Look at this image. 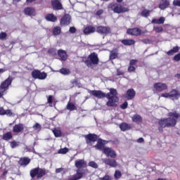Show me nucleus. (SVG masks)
I'll return each instance as SVG.
<instances>
[{
  "instance_id": "45",
  "label": "nucleus",
  "mask_w": 180,
  "mask_h": 180,
  "mask_svg": "<svg viewBox=\"0 0 180 180\" xmlns=\"http://www.w3.org/2000/svg\"><path fill=\"white\" fill-rule=\"evenodd\" d=\"M67 153H68V148H60V149L58 150V153H59V154H67Z\"/></svg>"
},
{
  "instance_id": "5",
  "label": "nucleus",
  "mask_w": 180,
  "mask_h": 180,
  "mask_svg": "<svg viewBox=\"0 0 180 180\" xmlns=\"http://www.w3.org/2000/svg\"><path fill=\"white\" fill-rule=\"evenodd\" d=\"M13 81V77L9 76L0 84V98H4V95L6 94V91L9 89V86L12 85V82Z\"/></svg>"
},
{
  "instance_id": "49",
  "label": "nucleus",
  "mask_w": 180,
  "mask_h": 180,
  "mask_svg": "<svg viewBox=\"0 0 180 180\" xmlns=\"http://www.w3.org/2000/svg\"><path fill=\"white\" fill-rule=\"evenodd\" d=\"M139 63V60L136 59H132L129 61V65H136Z\"/></svg>"
},
{
  "instance_id": "34",
  "label": "nucleus",
  "mask_w": 180,
  "mask_h": 180,
  "mask_svg": "<svg viewBox=\"0 0 180 180\" xmlns=\"http://www.w3.org/2000/svg\"><path fill=\"white\" fill-rule=\"evenodd\" d=\"M117 49H114L113 51H111L110 53V60H116V58L117 56H119V53H117Z\"/></svg>"
},
{
  "instance_id": "53",
  "label": "nucleus",
  "mask_w": 180,
  "mask_h": 180,
  "mask_svg": "<svg viewBox=\"0 0 180 180\" xmlns=\"http://www.w3.org/2000/svg\"><path fill=\"white\" fill-rule=\"evenodd\" d=\"M141 42L144 44H150V43H151V41H150L149 39H143L141 40Z\"/></svg>"
},
{
  "instance_id": "15",
  "label": "nucleus",
  "mask_w": 180,
  "mask_h": 180,
  "mask_svg": "<svg viewBox=\"0 0 180 180\" xmlns=\"http://www.w3.org/2000/svg\"><path fill=\"white\" fill-rule=\"evenodd\" d=\"M60 26H68L71 23V15L65 14L60 19Z\"/></svg>"
},
{
  "instance_id": "52",
  "label": "nucleus",
  "mask_w": 180,
  "mask_h": 180,
  "mask_svg": "<svg viewBox=\"0 0 180 180\" xmlns=\"http://www.w3.org/2000/svg\"><path fill=\"white\" fill-rule=\"evenodd\" d=\"M173 60L174 61H180V53H177L176 55H175L173 58Z\"/></svg>"
},
{
  "instance_id": "40",
  "label": "nucleus",
  "mask_w": 180,
  "mask_h": 180,
  "mask_svg": "<svg viewBox=\"0 0 180 180\" xmlns=\"http://www.w3.org/2000/svg\"><path fill=\"white\" fill-rule=\"evenodd\" d=\"M32 128L34 129V130H37L38 131H40V130H41V125L37 122H36Z\"/></svg>"
},
{
  "instance_id": "41",
  "label": "nucleus",
  "mask_w": 180,
  "mask_h": 180,
  "mask_svg": "<svg viewBox=\"0 0 180 180\" xmlns=\"http://www.w3.org/2000/svg\"><path fill=\"white\" fill-rule=\"evenodd\" d=\"M114 176L116 179H120L122 178V172L120 170H116Z\"/></svg>"
},
{
  "instance_id": "55",
  "label": "nucleus",
  "mask_w": 180,
  "mask_h": 180,
  "mask_svg": "<svg viewBox=\"0 0 180 180\" xmlns=\"http://www.w3.org/2000/svg\"><path fill=\"white\" fill-rule=\"evenodd\" d=\"M162 98H169L170 99L169 93H163L160 95Z\"/></svg>"
},
{
  "instance_id": "61",
  "label": "nucleus",
  "mask_w": 180,
  "mask_h": 180,
  "mask_svg": "<svg viewBox=\"0 0 180 180\" xmlns=\"http://www.w3.org/2000/svg\"><path fill=\"white\" fill-rule=\"evenodd\" d=\"M48 103H53V96H51V95L49 96Z\"/></svg>"
},
{
  "instance_id": "31",
  "label": "nucleus",
  "mask_w": 180,
  "mask_h": 180,
  "mask_svg": "<svg viewBox=\"0 0 180 180\" xmlns=\"http://www.w3.org/2000/svg\"><path fill=\"white\" fill-rule=\"evenodd\" d=\"M13 138V135H12V133L11 131L6 132L3 134L2 139L5 140V141H9V140L12 139Z\"/></svg>"
},
{
  "instance_id": "56",
  "label": "nucleus",
  "mask_w": 180,
  "mask_h": 180,
  "mask_svg": "<svg viewBox=\"0 0 180 180\" xmlns=\"http://www.w3.org/2000/svg\"><path fill=\"white\" fill-rule=\"evenodd\" d=\"M173 5H174V6H179L180 7V0H174Z\"/></svg>"
},
{
  "instance_id": "33",
  "label": "nucleus",
  "mask_w": 180,
  "mask_h": 180,
  "mask_svg": "<svg viewBox=\"0 0 180 180\" xmlns=\"http://www.w3.org/2000/svg\"><path fill=\"white\" fill-rule=\"evenodd\" d=\"M179 51V46H174L172 49L166 52V54H167V56H174L175 53H178Z\"/></svg>"
},
{
  "instance_id": "13",
  "label": "nucleus",
  "mask_w": 180,
  "mask_h": 180,
  "mask_svg": "<svg viewBox=\"0 0 180 180\" xmlns=\"http://www.w3.org/2000/svg\"><path fill=\"white\" fill-rule=\"evenodd\" d=\"M103 154L106 155L108 158H116L117 157V155L116 154V152L113 150V149L109 148V147H105L104 148V151L103 152Z\"/></svg>"
},
{
  "instance_id": "59",
  "label": "nucleus",
  "mask_w": 180,
  "mask_h": 180,
  "mask_svg": "<svg viewBox=\"0 0 180 180\" xmlns=\"http://www.w3.org/2000/svg\"><path fill=\"white\" fill-rule=\"evenodd\" d=\"M0 115H5V109H4V107H0Z\"/></svg>"
},
{
  "instance_id": "18",
  "label": "nucleus",
  "mask_w": 180,
  "mask_h": 180,
  "mask_svg": "<svg viewBox=\"0 0 180 180\" xmlns=\"http://www.w3.org/2000/svg\"><path fill=\"white\" fill-rule=\"evenodd\" d=\"M51 5L53 11H61L63 4L58 0H51Z\"/></svg>"
},
{
  "instance_id": "62",
  "label": "nucleus",
  "mask_w": 180,
  "mask_h": 180,
  "mask_svg": "<svg viewBox=\"0 0 180 180\" xmlns=\"http://www.w3.org/2000/svg\"><path fill=\"white\" fill-rule=\"evenodd\" d=\"M102 13H103V11L98 10V11H96V15H97V16H101V15H102Z\"/></svg>"
},
{
  "instance_id": "51",
  "label": "nucleus",
  "mask_w": 180,
  "mask_h": 180,
  "mask_svg": "<svg viewBox=\"0 0 180 180\" xmlns=\"http://www.w3.org/2000/svg\"><path fill=\"white\" fill-rule=\"evenodd\" d=\"M72 84L73 85H79L81 82H79V80H78V79H74L73 80H72Z\"/></svg>"
},
{
  "instance_id": "6",
  "label": "nucleus",
  "mask_w": 180,
  "mask_h": 180,
  "mask_svg": "<svg viewBox=\"0 0 180 180\" xmlns=\"http://www.w3.org/2000/svg\"><path fill=\"white\" fill-rule=\"evenodd\" d=\"M46 174H47L46 169L40 168L39 167L31 169L30 172V175L32 179H34L36 176L37 179H40V178L45 176Z\"/></svg>"
},
{
  "instance_id": "48",
  "label": "nucleus",
  "mask_w": 180,
  "mask_h": 180,
  "mask_svg": "<svg viewBox=\"0 0 180 180\" xmlns=\"http://www.w3.org/2000/svg\"><path fill=\"white\" fill-rule=\"evenodd\" d=\"M18 146H19V143L18 142H16L15 141L11 142V148H16V147H18Z\"/></svg>"
},
{
  "instance_id": "23",
  "label": "nucleus",
  "mask_w": 180,
  "mask_h": 180,
  "mask_svg": "<svg viewBox=\"0 0 180 180\" xmlns=\"http://www.w3.org/2000/svg\"><path fill=\"white\" fill-rule=\"evenodd\" d=\"M131 120L134 123H136V124H140V123H143V117L139 114H135L132 116Z\"/></svg>"
},
{
  "instance_id": "38",
  "label": "nucleus",
  "mask_w": 180,
  "mask_h": 180,
  "mask_svg": "<svg viewBox=\"0 0 180 180\" xmlns=\"http://www.w3.org/2000/svg\"><path fill=\"white\" fill-rule=\"evenodd\" d=\"M52 133H53L55 137H61V130H58L55 128L52 130Z\"/></svg>"
},
{
  "instance_id": "14",
  "label": "nucleus",
  "mask_w": 180,
  "mask_h": 180,
  "mask_svg": "<svg viewBox=\"0 0 180 180\" xmlns=\"http://www.w3.org/2000/svg\"><path fill=\"white\" fill-rule=\"evenodd\" d=\"M127 34L130 36H135L136 37L141 35V30L139 27L129 28L127 30Z\"/></svg>"
},
{
  "instance_id": "57",
  "label": "nucleus",
  "mask_w": 180,
  "mask_h": 180,
  "mask_svg": "<svg viewBox=\"0 0 180 180\" xmlns=\"http://www.w3.org/2000/svg\"><path fill=\"white\" fill-rule=\"evenodd\" d=\"M69 31L70 33H75L77 32V28H75V27H70Z\"/></svg>"
},
{
  "instance_id": "43",
  "label": "nucleus",
  "mask_w": 180,
  "mask_h": 180,
  "mask_svg": "<svg viewBox=\"0 0 180 180\" xmlns=\"http://www.w3.org/2000/svg\"><path fill=\"white\" fill-rule=\"evenodd\" d=\"M89 167H91V168H94L96 169L98 168V165L94 161H91L89 162Z\"/></svg>"
},
{
  "instance_id": "64",
  "label": "nucleus",
  "mask_w": 180,
  "mask_h": 180,
  "mask_svg": "<svg viewBox=\"0 0 180 180\" xmlns=\"http://www.w3.org/2000/svg\"><path fill=\"white\" fill-rule=\"evenodd\" d=\"M175 77L177 78L178 79H180V74L179 73L176 74Z\"/></svg>"
},
{
  "instance_id": "10",
  "label": "nucleus",
  "mask_w": 180,
  "mask_h": 180,
  "mask_svg": "<svg viewBox=\"0 0 180 180\" xmlns=\"http://www.w3.org/2000/svg\"><path fill=\"white\" fill-rule=\"evenodd\" d=\"M109 143V141L103 140L102 139H98L97 141V143L94 146L96 150H99V151H104L105 146Z\"/></svg>"
},
{
  "instance_id": "37",
  "label": "nucleus",
  "mask_w": 180,
  "mask_h": 180,
  "mask_svg": "<svg viewBox=\"0 0 180 180\" xmlns=\"http://www.w3.org/2000/svg\"><path fill=\"white\" fill-rule=\"evenodd\" d=\"M141 16H143V18H148V16H150V10H143L141 12Z\"/></svg>"
},
{
  "instance_id": "58",
  "label": "nucleus",
  "mask_w": 180,
  "mask_h": 180,
  "mask_svg": "<svg viewBox=\"0 0 180 180\" xmlns=\"http://www.w3.org/2000/svg\"><path fill=\"white\" fill-rule=\"evenodd\" d=\"M117 75L119 77L120 75H124V72H123L122 70H117Z\"/></svg>"
},
{
  "instance_id": "22",
  "label": "nucleus",
  "mask_w": 180,
  "mask_h": 180,
  "mask_svg": "<svg viewBox=\"0 0 180 180\" xmlns=\"http://www.w3.org/2000/svg\"><path fill=\"white\" fill-rule=\"evenodd\" d=\"M29 164H30V158L27 157L21 158L18 161V165H20V167H26L29 165Z\"/></svg>"
},
{
  "instance_id": "17",
  "label": "nucleus",
  "mask_w": 180,
  "mask_h": 180,
  "mask_svg": "<svg viewBox=\"0 0 180 180\" xmlns=\"http://www.w3.org/2000/svg\"><path fill=\"white\" fill-rule=\"evenodd\" d=\"M136 96V91L133 89H129L127 91L126 94L124 95V98L127 99V101H131V99H134Z\"/></svg>"
},
{
  "instance_id": "12",
  "label": "nucleus",
  "mask_w": 180,
  "mask_h": 180,
  "mask_svg": "<svg viewBox=\"0 0 180 180\" xmlns=\"http://www.w3.org/2000/svg\"><path fill=\"white\" fill-rule=\"evenodd\" d=\"M84 139L86 140V144L92 146L91 143H95V141H98V135L95 134H89L84 136Z\"/></svg>"
},
{
  "instance_id": "35",
  "label": "nucleus",
  "mask_w": 180,
  "mask_h": 180,
  "mask_svg": "<svg viewBox=\"0 0 180 180\" xmlns=\"http://www.w3.org/2000/svg\"><path fill=\"white\" fill-rule=\"evenodd\" d=\"M52 33L53 36H58V34H61V27L56 26L53 27L52 30Z\"/></svg>"
},
{
  "instance_id": "7",
  "label": "nucleus",
  "mask_w": 180,
  "mask_h": 180,
  "mask_svg": "<svg viewBox=\"0 0 180 180\" xmlns=\"http://www.w3.org/2000/svg\"><path fill=\"white\" fill-rule=\"evenodd\" d=\"M108 8L111 9L114 13H124L129 12V8L122 6L120 4L111 3L108 6Z\"/></svg>"
},
{
  "instance_id": "4",
  "label": "nucleus",
  "mask_w": 180,
  "mask_h": 180,
  "mask_svg": "<svg viewBox=\"0 0 180 180\" xmlns=\"http://www.w3.org/2000/svg\"><path fill=\"white\" fill-rule=\"evenodd\" d=\"M84 63L88 68H94L95 65L99 64V57H98V53L92 52L88 56L87 60H84Z\"/></svg>"
},
{
  "instance_id": "36",
  "label": "nucleus",
  "mask_w": 180,
  "mask_h": 180,
  "mask_svg": "<svg viewBox=\"0 0 180 180\" xmlns=\"http://www.w3.org/2000/svg\"><path fill=\"white\" fill-rule=\"evenodd\" d=\"M59 72L62 74L63 75H70L71 74V71H70V69H67L65 68H63L59 70Z\"/></svg>"
},
{
  "instance_id": "20",
  "label": "nucleus",
  "mask_w": 180,
  "mask_h": 180,
  "mask_svg": "<svg viewBox=\"0 0 180 180\" xmlns=\"http://www.w3.org/2000/svg\"><path fill=\"white\" fill-rule=\"evenodd\" d=\"M24 13L27 16H36V9L32 7H27L24 9Z\"/></svg>"
},
{
  "instance_id": "24",
  "label": "nucleus",
  "mask_w": 180,
  "mask_h": 180,
  "mask_svg": "<svg viewBox=\"0 0 180 180\" xmlns=\"http://www.w3.org/2000/svg\"><path fill=\"white\" fill-rule=\"evenodd\" d=\"M84 34H91V33H95L96 28L92 25H89L84 29Z\"/></svg>"
},
{
  "instance_id": "11",
  "label": "nucleus",
  "mask_w": 180,
  "mask_h": 180,
  "mask_svg": "<svg viewBox=\"0 0 180 180\" xmlns=\"http://www.w3.org/2000/svg\"><path fill=\"white\" fill-rule=\"evenodd\" d=\"M153 88L156 92H164L168 89V86L165 83L157 82L153 84Z\"/></svg>"
},
{
  "instance_id": "19",
  "label": "nucleus",
  "mask_w": 180,
  "mask_h": 180,
  "mask_svg": "<svg viewBox=\"0 0 180 180\" xmlns=\"http://www.w3.org/2000/svg\"><path fill=\"white\" fill-rule=\"evenodd\" d=\"M25 130V126L22 123L16 124L13 127V133H22Z\"/></svg>"
},
{
  "instance_id": "3",
  "label": "nucleus",
  "mask_w": 180,
  "mask_h": 180,
  "mask_svg": "<svg viewBox=\"0 0 180 180\" xmlns=\"http://www.w3.org/2000/svg\"><path fill=\"white\" fill-rule=\"evenodd\" d=\"M75 165L78 169L77 170L76 174L68 177V180H79L82 179V176H84V175H85V170L80 169V168H86L87 165L85 160L82 159L77 160L75 162Z\"/></svg>"
},
{
  "instance_id": "1",
  "label": "nucleus",
  "mask_w": 180,
  "mask_h": 180,
  "mask_svg": "<svg viewBox=\"0 0 180 180\" xmlns=\"http://www.w3.org/2000/svg\"><path fill=\"white\" fill-rule=\"evenodd\" d=\"M89 94L97 98L98 99H103V98H107L108 102L106 105L108 108H117V103L119 102V97H117V90L116 89H110V92L108 94L103 93L101 90H90Z\"/></svg>"
},
{
  "instance_id": "44",
  "label": "nucleus",
  "mask_w": 180,
  "mask_h": 180,
  "mask_svg": "<svg viewBox=\"0 0 180 180\" xmlns=\"http://www.w3.org/2000/svg\"><path fill=\"white\" fill-rule=\"evenodd\" d=\"M48 54H49L50 56H56V54H57V51L55 49H50L48 51Z\"/></svg>"
},
{
  "instance_id": "27",
  "label": "nucleus",
  "mask_w": 180,
  "mask_h": 180,
  "mask_svg": "<svg viewBox=\"0 0 180 180\" xmlns=\"http://www.w3.org/2000/svg\"><path fill=\"white\" fill-rule=\"evenodd\" d=\"M45 19L46 20H47V22H57V16H56L53 13L46 14L45 16Z\"/></svg>"
},
{
  "instance_id": "42",
  "label": "nucleus",
  "mask_w": 180,
  "mask_h": 180,
  "mask_svg": "<svg viewBox=\"0 0 180 180\" xmlns=\"http://www.w3.org/2000/svg\"><path fill=\"white\" fill-rule=\"evenodd\" d=\"M4 115H6V116H8L9 117H11L12 116H14L15 113H13L11 110L8 109V110H4Z\"/></svg>"
},
{
  "instance_id": "2",
  "label": "nucleus",
  "mask_w": 180,
  "mask_h": 180,
  "mask_svg": "<svg viewBox=\"0 0 180 180\" xmlns=\"http://www.w3.org/2000/svg\"><path fill=\"white\" fill-rule=\"evenodd\" d=\"M167 116L169 117L162 118L158 121V130L160 133H162L165 127H175V126H176L177 120L180 117V114L176 112V111L169 112Z\"/></svg>"
},
{
  "instance_id": "29",
  "label": "nucleus",
  "mask_w": 180,
  "mask_h": 180,
  "mask_svg": "<svg viewBox=\"0 0 180 180\" xmlns=\"http://www.w3.org/2000/svg\"><path fill=\"white\" fill-rule=\"evenodd\" d=\"M121 43L124 44V46H133L136 44V41H134V39H123L121 41Z\"/></svg>"
},
{
  "instance_id": "26",
  "label": "nucleus",
  "mask_w": 180,
  "mask_h": 180,
  "mask_svg": "<svg viewBox=\"0 0 180 180\" xmlns=\"http://www.w3.org/2000/svg\"><path fill=\"white\" fill-rule=\"evenodd\" d=\"M120 129L121 131H127V130L131 129V125L127 124V122H122L120 124Z\"/></svg>"
},
{
  "instance_id": "54",
  "label": "nucleus",
  "mask_w": 180,
  "mask_h": 180,
  "mask_svg": "<svg viewBox=\"0 0 180 180\" xmlns=\"http://www.w3.org/2000/svg\"><path fill=\"white\" fill-rule=\"evenodd\" d=\"M100 180H112V177L109 175H105L103 177L101 178Z\"/></svg>"
},
{
  "instance_id": "47",
  "label": "nucleus",
  "mask_w": 180,
  "mask_h": 180,
  "mask_svg": "<svg viewBox=\"0 0 180 180\" xmlns=\"http://www.w3.org/2000/svg\"><path fill=\"white\" fill-rule=\"evenodd\" d=\"M6 37H8V34H6V32H1L0 33V39L1 40H4V39H6Z\"/></svg>"
},
{
  "instance_id": "46",
  "label": "nucleus",
  "mask_w": 180,
  "mask_h": 180,
  "mask_svg": "<svg viewBox=\"0 0 180 180\" xmlns=\"http://www.w3.org/2000/svg\"><path fill=\"white\" fill-rule=\"evenodd\" d=\"M128 72H136V67L129 65L128 67Z\"/></svg>"
},
{
  "instance_id": "32",
  "label": "nucleus",
  "mask_w": 180,
  "mask_h": 180,
  "mask_svg": "<svg viewBox=\"0 0 180 180\" xmlns=\"http://www.w3.org/2000/svg\"><path fill=\"white\" fill-rule=\"evenodd\" d=\"M66 109L72 112L73 110H77L78 108L74 105V103L69 101L66 105Z\"/></svg>"
},
{
  "instance_id": "50",
  "label": "nucleus",
  "mask_w": 180,
  "mask_h": 180,
  "mask_svg": "<svg viewBox=\"0 0 180 180\" xmlns=\"http://www.w3.org/2000/svg\"><path fill=\"white\" fill-rule=\"evenodd\" d=\"M127 106H129V103H127V101H125L124 103H122L121 105H120V108L121 109H127Z\"/></svg>"
},
{
  "instance_id": "9",
  "label": "nucleus",
  "mask_w": 180,
  "mask_h": 180,
  "mask_svg": "<svg viewBox=\"0 0 180 180\" xmlns=\"http://www.w3.org/2000/svg\"><path fill=\"white\" fill-rule=\"evenodd\" d=\"M31 75L34 79H46V78H47V73L41 72L39 70H34Z\"/></svg>"
},
{
  "instance_id": "25",
  "label": "nucleus",
  "mask_w": 180,
  "mask_h": 180,
  "mask_svg": "<svg viewBox=\"0 0 180 180\" xmlns=\"http://www.w3.org/2000/svg\"><path fill=\"white\" fill-rule=\"evenodd\" d=\"M104 162L106 164V165H109L112 168H116V167H117V162L115 159H105Z\"/></svg>"
},
{
  "instance_id": "21",
  "label": "nucleus",
  "mask_w": 180,
  "mask_h": 180,
  "mask_svg": "<svg viewBox=\"0 0 180 180\" xmlns=\"http://www.w3.org/2000/svg\"><path fill=\"white\" fill-rule=\"evenodd\" d=\"M58 57H60L61 61H67V59L68 58L67 51L63 49H59L58 51Z\"/></svg>"
},
{
  "instance_id": "28",
  "label": "nucleus",
  "mask_w": 180,
  "mask_h": 180,
  "mask_svg": "<svg viewBox=\"0 0 180 180\" xmlns=\"http://www.w3.org/2000/svg\"><path fill=\"white\" fill-rule=\"evenodd\" d=\"M164 22H165V18L160 17L159 19H153L151 23L153 25H163Z\"/></svg>"
},
{
  "instance_id": "16",
  "label": "nucleus",
  "mask_w": 180,
  "mask_h": 180,
  "mask_svg": "<svg viewBox=\"0 0 180 180\" xmlns=\"http://www.w3.org/2000/svg\"><path fill=\"white\" fill-rule=\"evenodd\" d=\"M169 95L172 101H178L180 98V91L178 89H173L169 92Z\"/></svg>"
},
{
  "instance_id": "63",
  "label": "nucleus",
  "mask_w": 180,
  "mask_h": 180,
  "mask_svg": "<svg viewBox=\"0 0 180 180\" xmlns=\"http://www.w3.org/2000/svg\"><path fill=\"white\" fill-rule=\"evenodd\" d=\"M138 143H144V139L143 138H139L137 139Z\"/></svg>"
},
{
  "instance_id": "30",
  "label": "nucleus",
  "mask_w": 180,
  "mask_h": 180,
  "mask_svg": "<svg viewBox=\"0 0 180 180\" xmlns=\"http://www.w3.org/2000/svg\"><path fill=\"white\" fill-rule=\"evenodd\" d=\"M169 6V1L168 0H162V3L159 5L160 9L164 11Z\"/></svg>"
},
{
  "instance_id": "8",
  "label": "nucleus",
  "mask_w": 180,
  "mask_h": 180,
  "mask_svg": "<svg viewBox=\"0 0 180 180\" xmlns=\"http://www.w3.org/2000/svg\"><path fill=\"white\" fill-rule=\"evenodd\" d=\"M96 32L99 34H102V36H108V34H110L112 33V29L108 26H98L96 29Z\"/></svg>"
},
{
  "instance_id": "39",
  "label": "nucleus",
  "mask_w": 180,
  "mask_h": 180,
  "mask_svg": "<svg viewBox=\"0 0 180 180\" xmlns=\"http://www.w3.org/2000/svg\"><path fill=\"white\" fill-rule=\"evenodd\" d=\"M153 30L155 32V33H161L162 30H164V28L161 26H157V27H153Z\"/></svg>"
},
{
  "instance_id": "60",
  "label": "nucleus",
  "mask_w": 180,
  "mask_h": 180,
  "mask_svg": "<svg viewBox=\"0 0 180 180\" xmlns=\"http://www.w3.org/2000/svg\"><path fill=\"white\" fill-rule=\"evenodd\" d=\"M63 171H64V168H63V167L58 168L56 169V173L60 174V172H63Z\"/></svg>"
}]
</instances>
